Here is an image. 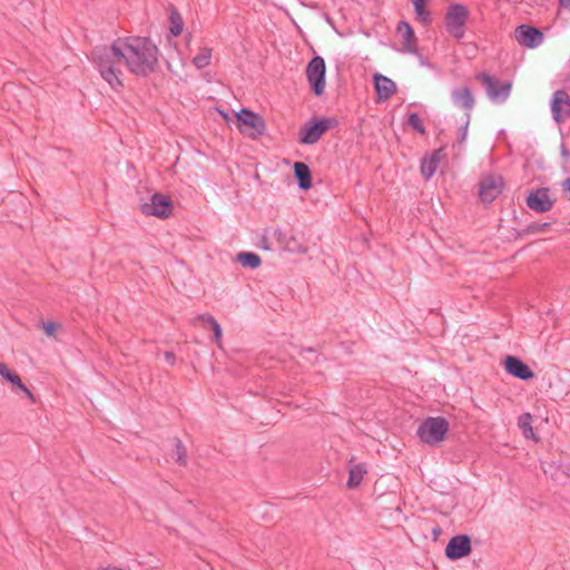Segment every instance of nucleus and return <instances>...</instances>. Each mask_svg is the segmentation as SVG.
Masks as SVG:
<instances>
[{
	"label": "nucleus",
	"mask_w": 570,
	"mask_h": 570,
	"mask_svg": "<svg viewBox=\"0 0 570 570\" xmlns=\"http://www.w3.org/2000/svg\"><path fill=\"white\" fill-rule=\"evenodd\" d=\"M17 390L21 391L32 403L36 402L33 393L23 384V382Z\"/></svg>",
	"instance_id": "obj_36"
},
{
	"label": "nucleus",
	"mask_w": 570,
	"mask_h": 570,
	"mask_svg": "<svg viewBox=\"0 0 570 570\" xmlns=\"http://www.w3.org/2000/svg\"><path fill=\"white\" fill-rule=\"evenodd\" d=\"M470 18V11L462 3H451L444 13V26L449 35L461 40L465 35V26Z\"/></svg>",
	"instance_id": "obj_2"
},
{
	"label": "nucleus",
	"mask_w": 570,
	"mask_h": 570,
	"mask_svg": "<svg viewBox=\"0 0 570 570\" xmlns=\"http://www.w3.org/2000/svg\"><path fill=\"white\" fill-rule=\"evenodd\" d=\"M273 236L276 239V242L278 243V245L282 248H284L285 243H286V240L288 238V235L286 233H284L283 230H281V229H275L274 233H273Z\"/></svg>",
	"instance_id": "obj_33"
},
{
	"label": "nucleus",
	"mask_w": 570,
	"mask_h": 570,
	"mask_svg": "<svg viewBox=\"0 0 570 570\" xmlns=\"http://www.w3.org/2000/svg\"><path fill=\"white\" fill-rule=\"evenodd\" d=\"M561 186L563 191L568 193V199L570 200V177L563 180Z\"/></svg>",
	"instance_id": "obj_40"
},
{
	"label": "nucleus",
	"mask_w": 570,
	"mask_h": 570,
	"mask_svg": "<svg viewBox=\"0 0 570 570\" xmlns=\"http://www.w3.org/2000/svg\"><path fill=\"white\" fill-rule=\"evenodd\" d=\"M98 570H129V569L118 568L115 566H107V567H100V568H98Z\"/></svg>",
	"instance_id": "obj_41"
},
{
	"label": "nucleus",
	"mask_w": 570,
	"mask_h": 570,
	"mask_svg": "<svg viewBox=\"0 0 570 570\" xmlns=\"http://www.w3.org/2000/svg\"><path fill=\"white\" fill-rule=\"evenodd\" d=\"M196 321H200L204 327L209 326L213 331V341L220 347L223 331L219 323L210 314H200L195 317Z\"/></svg>",
	"instance_id": "obj_21"
},
{
	"label": "nucleus",
	"mask_w": 570,
	"mask_h": 570,
	"mask_svg": "<svg viewBox=\"0 0 570 570\" xmlns=\"http://www.w3.org/2000/svg\"><path fill=\"white\" fill-rule=\"evenodd\" d=\"M220 114H222V116H223L224 118H226V119L228 118V114H227V112H225V111H220Z\"/></svg>",
	"instance_id": "obj_45"
},
{
	"label": "nucleus",
	"mask_w": 570,
	"mask_h": 570,
	"mask_svg": "<svg viewBox=\"0 0 570 570\" xmlns=\"http://www.w3.org/2000/svg\"><path fill=\"white\" fill-rule=\"evenodd\" d=\"M551 226V223H531L525 228L517 232V237H523L528 234L541 233L547 230Z\"/></svg>",
	"instance_id": "obj_29"
},
{
	"label": "nucleus",
	"mask_w": 570,
	"mask_h": 570,
	"mask_svg": "<svg viewBox=\"0 0 570 570\" xmlns=\"http://www.w3.org/2000/svg\"><path fill=\"white\" fill-rule=\"evenodd\" d=\"M441 149L434 150L429 157H423L421 160V175L425 180H429L435 174L440 164Z\"/></svg>",
	"instance_id": "obj_20"
},
{
	"label": "nucleus",
	"mask_w": 570,
	"mask_h": 570,
	"mask_svg": "<svg viewBox=\"0 0 570 570\" xmlns=\"http://www.w3.org/2000/svg\"><path fill=\"white\" fill-rule=\"evenodd\" d=\"M442 532L441 528L440 527H434L433 530H432V533L434 535V540H436V538L439 537V534Z\"/></svg>",
	"instance_id": "obj_42"
},
{
	"label": "nucleus",
	"mask_w": 570,
	"mask_h": 570,
	"mask_svg": "<svg viewBox=\"0 0 570 570\" xmlns=\"http://www.w3.org/2000/svg\"><path fill=\"white\" fill-rule=\"evenodd\" d=\"M518 425L527 439H535L532 430V415L530 413L521 414L518 419Z\"/></svg>",
	"instance_id": "obj_26"
},
{
	"label": "nucleus",
	"mask_w": 570,
	"mask_h": 570,
	"mask_svg": "<svg viewBox=\"0 0 570 570\" xmlns=\"http://www.w3.org/2000/svg\"><path fill=\"white\" fill-rule=\"evenodd\" d=\"M561 156L564 159V161H568L570 159V150L567 148L564 144L561 145Z\"/></svg>",
	"instance_id": "obj_38"
},
{
	"label": "nucleus",
	"mask_w": 570,
	"mask_h": 570,
	"mask_svg": "<svg viewBox=\"0 0 570 570\" xmlns=\"http://www.w3.org/2000/svg\"><path fill=\"white\" fill-rule=\"evenodd\" d=\"M303 352L314 353V352H315V348H314V347H303V348H302V353H303Z\"/></svg>",
	"instance_id": "obj_44"
},
{
	"label": "nucleus",
	"mask_w": 570,
	"mask_h": 570,
	"mask_svg": "<svg viewBox=\"0 0 570 570\" xmlns=\"http://www.w3.org/2000/svg\"><path fill=\"white\" fill-rule=\"evenodd\" d=\"M306 77L312 92L321 97L325 90L326 65L321 56H314L306 66Z\"/></svg>",
	"instance_id": "obj_6"
},
{
	"label": "nucleus",
	"mask_w": 570,
	"mask_h": 570,
	"mask_svg": "<svg viewBox=\"0 0 570 570\" xmlns=\"http://www.w3.org/2000/svg\"><path fill=\"white\" fill-rule=\"evenodd\" d=\"M12 371L4 364L0 363V375L3 377V380L11 373Z\"/></svg>",
	"instance_id": "obj_37"
},
{
	"label": "nucleus",
	"mask_w": 570,
	"mask_h": 570,
	"mask_svg": "<svg viewBox=\"0 0 570 570\" xmlns=\"http://www.w3.org/2000/svg\"><path fill=\"white\" fill-rule=\"evenodd\" d=\"M236 261L247 268H258L262 265V258L258 254L253 252H240L236 256Z\"/></svg>",
	"instance_id": "obj_24"
},
{
	"label": "nucleus",
	"mask_w": 570,
	"mask_h": 570,
	"mask_svg": "<svg viewBox=\"0 0 570 570\" xmlns=\"http://www.w3.org/2000/svg\"><path fill=\"white\" fill-rule=\"evenodd\" d=\"M317 121H318L324 134L330 129L336 128L340 124L335 117L317 118Z\"/></svg>",
	"instance_id": "obj_31"
},
{
	"label": "nucleus",
	"mask_w": 570,
	"mask_h": 570,
	"mask_svg": "<svg viewBox=\"0 0 570 570\" xmlns=\"http://www.w3.org/2000/svg\"><path fill=\"white\" fill-rule=\"evenodd\" d=\"M471 551V537L468 534H456L448 542L444 554L449 560L455 561L468 557Z\"/></svg>",
	"instance_id": "obj_10"
},
{
	"label": "nucleus",
	"mask_w": 570,
	"mask_h": 570,
	"mask_svg": "<svg viewBox=\"0 0 570 570\" xmlns=\"http://www.w3.org/2000/svg\"><path fill=\"white\" fill-rule=\"evenodd\" d=\"M551 112L557 124H561L570 117V96L564 89H559L553 92L551 98Z\"/></svg>",
	"instance_id": "obj_11"
},
{
	"label": "nucleus",
	"mask_w": 570,
	"mask_h": 570,
	"mask_svg": "<svg viewBox=\"0 0 570 570\" xmlns=\"http://www.w3.org/2000/svg\"><path fill=\"white\" fill-rule=\"evenodd\" d=\"M366 472V465L364 463H355V458L352 456L348 460V479L346 482L347 488H357L361 484Z\"/></svg>",
	"instance_id": "obj_18"
},
{
	"label": "nucleus",
	"mask_w": 570,
	"mask_h": 570,
	"mask_svg": "<svg viewBox=\"0 0 570 570\" xmlns=\"http://www.w3.org/2000/svg\"><path fill=\"white\" fill-rule=\"evenodd\" d=\"M560 4L562 7H569L570 6V0H559Z\"/></svg>",
	"instance_id": "obj_43"
},
{
	"label": "nucleus",
	"mask_w": 570,
	"mask_h": 570,
	"mask_svg": "<svg viewBox=\"0 0 570 570\" xmlns=\"http://www.w3.org/2000/svg\"><path fill=\"white\" fill-rule=\"evenodd\" d=\"M514 36L519 45L531 49L537 48L543 40L542 31L529 24L518 26Z\"/></svg>",
	"instance_id": "obj_13"
},
{
	"label": "nucleus",
	"mask_w": 570,
	"mask_h": 570,
	"mask_svg": "<svg viewBox=\"0 0 570 570\" xmlns=\"http://www.w3.org/2000/svg\"><path fill=\"white\" fill-rule=\"evenodd\" d=\"M373 83L377 101H386L396 92L395 82L389 77L376 72L373 76Z\"/></svg>",
	"instance_id": "obj_15"
},
{
	"label": "nucleus",
	"mask_w": 570,
	"mask_h": 570,
	"mask_svg": "<svg viewBox=\"0 0 570 570\" xmlns=\"http://www.w3.org/2000/svg\"><path fill=\"white\" fill-rule=\"evenodd\" d=\"M283 249L293 254H306L308 246L302 237L291 235L288 236Z\"/></svg>",
	"instance_id": "obj_25"
},
{
	"label": "nucleus",
	"mask_w": 570,
	"mask_h": 570,
	"mask_svg": "<svg viewBox=\"0 0 570 570\" xmlns=\"http://www.w3.org/2000/svg\"><path fill=\"white\" fill-rule=\"evenodd\" d=\"M165 360L167 363H169L170 365H173L176 361V355L174 352H166L165 353Z\"/></svg>",
	"instance_id": "obj_39"
},
{
	"label": "nucleus",
	"mask_w": 570,
	"mask_h": 570,
	"mask_svg": "<svg viewBox=\"0 0 570 570\" xmlns=\"http://www.w3.org/2000/svg\"><path fill=\"white\" fill-rule=\"evenodd\" d=\"M324 135L317 117H312L299 129V142L303 145H314Z\"/></svg>",
	"instance_id": "obj_14"
},
{
	"label": "nucleus",
	"mask_w": 570,
	"mask_h": 570,
	"mask_svg": "<svg viewBox=\"0 0 570 570\" xmlns=\"http://www.w3.org/2000/svg\"><path fill=\"white\" fill-rule=\"evenodd\" d=\"M449 431V422L443 416L426 417L417 429L420 440L429 445L440 444L446 436Z\"/></svg>",
	"instance_id": "obj_3"
},
{
	"label": "nucleus",
	"mask_w": 570,
	"mask_h": 570,
	"mask_svg": "<svg viewBox=\"0 0 570 570\" xmlns=\"http://www.w3.org/2000/svg\"><path fill=\"white\" fill-rule=\"evenodd\" d=\"M407 124L419 134H425V127L423 126L420 116L416 112H411L409 115Z\"/></svg>",
	"instance_id": "obj_30"
},
{
	"label": "nucleus",
	"mask_w": 570,
	"mask_h": 570,
	"mask_svg": "<svg viewBox=\"0 0 570 570\" xmlns=\"http://www.w3.org/2000/svg\"><path fill=\"white\" fill-rule=\"evenodd\" d=\"M173 445H174V451L176 454V462L181 466H186L187 462H188L187 461V450H186V446L184 445L183 441L179 438H174Z\"/></svg>",
	"instance_id": "obj_28"
},
{
	"label": "nucleus",
	"mask_w": 570,
	"mask_h": 570,
	"mask_svg": "<svg viewBox=\"0 0 570 570\" xmlns=\"http://www.w3.org/2000/svg\"><path fill=\"white\" fill-rule=\"evenodd\" d=\"M169 32L173 37H178L184 29V20L176 7L170 6L169 9Z\"/></svg>",
	"instance_id": "obj_22"
},
{
	"label": "nucleus",
	"mask_w": 570,
	"mask_h": 570,
	"mask_svg": "<svg viewBox=\"0 0 570 570\" xmlns=\"http://www.w3.org/2000/svg\"><path fill=\"white\" fill-rule=\"evenodd\" d=\"M470 119H471V117H470V115H468V117H465L464 122L459 128V132H458V144L459 145H463V142L466 139Z\"/></svg>",
	"instance_id": "obj_32"
},
{
	"label": "nucleus",
	"mask_w": 570,
	"mask_h": 570,
	"mask_svg": "<svg viewBox=\"0 0 570 570\" xmlns=\"http://www.w3.org/2000/svg\"><path fill=\"white\" fill-rule=\"evenodd\" d=\"M236 125L242 134L250 138H258L266 131L264 118L259 114L247 108H242L236 114Z\"/></svg>",
	"instance_id": "obj_4"
},
{
	"label": "nucleus",
	"mask_w": 570,
	"mask_h": 570,
	"mask_svg": "<svg viewBox=\"0 0 570 570\" xmlns=\"http://www.w3.org/2000/svg\"><path fill=\"white\" fill-rule=\"evenodd\" d=\"M428 2L429 0H413L416 19L425 27L432 22L431 11L426 9Z\"/></svg>",
	"instance_id": "obj_23"
},
{
	"label": "nucleus",
	"mask_w": 570,
	"mask_h": 570,
	"mask_svg": "<svg viewBox=\"0 0 570 570\" xmlns=\"http://www.w3.org/2000/svg\"><path fill=\"white\" fill-rule=\"evenodd\" d=\"M397 31L402 35L405 50L413 55H419L417 39L411 24L401 20L397 24Z\"/></svg>",
	"instance_id": "obj_17"
},
{
	"label": "nucleus",
	"mask_w": 570,
	"mask_h": 570,
	"mask_svg": "<svg viewBox=\"0 0 570 570\" xmlns=\"http://www.w3.org/2000/svg\"><path fill=\"white\" fill-rule=\"evenodd\" d=\"M4 380L11 384L12 389H18L22 383L20 376L13 371Z\"/></svg>",
	"instance_id": "obj_34"
},
{
	"label": "nucleus",
	"mask_w": 570,
	"mask_h": 570,
	"mask_svg": "<svg viewBox=\"0 0 570 570\" xmlns=\"http://www.w3.org/2000/svg\"><path fill=\"white\" fill-rule=\"evenodd\" d=\"M212 59V49L204 47L194 57L193 63L197 69H204L210 65Z\"/></svg>",
	"instance_id": "obj_27"
},
{
	"label": "nucleus",
	"mask_w": 570,
	"mask_h": 570,
	"mask_svg": "<svg viewBox=\"0 0 570 570\" xmlns=\"http://www.w3.org/2000/svg\"><path fill=\"white\" fill-rule=\"evenodd\" d=\"M475 79L482 83L488 97L494 102L505 101L511 92L512 83L510 81H500L488 72L476 73Z\"/></svg>",
	"instance_id": "obj_5"
},
{
	"label": "nucleus",
	"mask_w": 570,
	"mask_h": 570,
	"mask_svg": "<svg viewBox=\"0 0 570 570\" xmlns=\"http://www.w3.org/2000/svg\"><path fill=\"white\" fill-rule=\"evenodd\" d=\"M503 367L509 375L522 381H530L534 377V372L530 366L514 355H507L504 357Z\"/></svg>",
	"instance_id": "obj_12"
},
{
	"label": "nucleus",
	"mask_w": 570,
	"mask_h": 570,
	"mask_svg": "<svg viewBox=\"0 0 570 570\" xmlns=\"http://www.w3.org/2000/svg\"><path fill=\"white\" fill-rule=\"evenodd\" d=\"M504 181L501 176L488 175L479 181V196L482 203L491 204L503 190Z\"/></svg>",
	"instance_id": "obj_9"
},
{
	"label": "nucleus",
	"mask_w": 570,
	"mask_h": 570,
	"mask_svg": "<svg viewBox=\"0 0 570 570\" xmlns=\"http://www.w3.org/2000/svg\"><path fill=\"white\" fill-rule=\"evenodd\" d=\"M174 209L173 200L169 196L156 193L150 197L149 203L141 205L140 210L146 216H155L158 218H168Z\"/></svg>",
	"instance_id": "obj_7"
},
{
	"label": "nucleus",
	"mask_w": 570,
	"mask_h": 570,
	"mask_svg": "<svg viewBox=\"0 0 570 570\" xmlns=\"http://www.w3.org/2000/svg\"><path fill=\"white\" fill-rule=\"evenodd\" d=\"M58 328V324L55 323V322H47V323H43V331L45 333L48 335V336H51L55 334V332L57 331Z\"/></svg>",
	"instance_id": "obj_35"
},
{
	"label": "nucleus",
	"mask_w": 570,
	"mask_h": 570,
	"mask_svg": "<svg viewBox=\"0 0 570 570\" xmlns=\"http://www.w3.org/2000/svg\"><path fill=\"white\" fill-rule=\"evenodd\" d=\"M159 50L147 37L118 38L110 46H97L91 51V60L100 76L111 88H122L120 63L140 77L153 73L158 66Z\"/></svg>",
	"instance_id": "obj_1"
},
{
	"label": "nucleus",
	"mask_w": 570,
	"mask_h": 570,
	"mask_svg": "<svg viewBox=\"0 0 570 570\" xmlns=\"http://www.w3.org/2000/svg\"><path fill=\"white\" fill-rule=\"evenodd\" d=\"M451 97H452L454 105H456L465 110V117H468V115L471 116V111L475 105V99H474L472 91L469 87L464 86L461 88L453 89Z\"/></svg>",
	"instance_id": "obj_16"
},
{
	"label": "nucleus",
	"mask_w": 570,
	"mask_h": 570,
	"mask_svg": "<svg viewBox=\"0 0 570 570\" xmlns=\"http://www.w3.org/2000/svg\"><path fill=\"white\" fill-rule=\"evenodd\" d=\"M556 199L550 197L548 187H539L529 191L525 197L527 206L535 213H547L554 206Z\"/></svg>",
	"instance_id": "obj_8"
},
{
	"label": "nucleus",
	"mask_w": 570,
	"mask_h": 570,
	"mask_svg": "<svg viewBox=\"0 0 570 570\" xmlns=\"http://www.w3.org/2000/svg\"><path fill=\"white\" fill-rule=\"evenodd\" d=\"M294 176L297 180V185L299 187V189L302 190H308L312 188V171L308 167V165H306L305 163L303 161H296L294 163Z\"/></svg>",
	"instance_id": "obj_19"
}]
</instances>
